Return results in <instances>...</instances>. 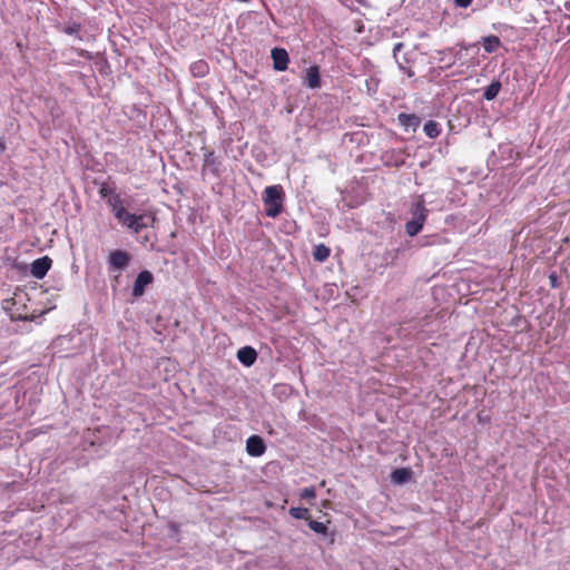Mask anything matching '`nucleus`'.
<instances>
[{"instance_id": "obj_3", "label": "nucleus", "mask_w": 570, "mask_h": 570, "mask_svg": "<svg viewBox=\"0 0 570 570\" xmlns=\"http://www.w3.org/2000/svg\"><path fill=\"white\" fill-rule=\"evenodd\" d=\"M155 222L156 217L151 213L135 215L128 212L119 223L137 234L144 228L153 227Z\"/></svg>"}, {"instance_id": "obj_5", "label": "nucleus", "mask_w": 570, "mask_h": 570, "mask_svg": "<svg viewBox=\"0 0 570 570\" xmlns=\"http://www.w3.org/2000/svg\"><path fill=\"white\" fill-rule=\"evenodd\" d=\"M154 281V276L149 271H142L136 277L132 287V295L135 297H140L145 293V288L150 285Z\"/></svg>"}, {"instance_id": "obj_20", "label": "nucleus", "mask_w": 570, "mask_h": 570, "mask_svg": "<svg viewBox=\"0 0 570 570\" xmlns=\"http://www.w3.org/2000/svg\"><path fill=\"white\" fill-rule=\"evenodd\" d=\"M308 527L316 533H320V534H326L327 532V527L325 523L323 522H318V521H314V520H309L308 521Z\"/></svg>"}, {"instance_id": "obj_11", "label": "nucleus", "mask_w": 570, "mask_h": 570, "mask_svg": "<svg viewBox=\"0 0 570 570\" xmlns=\"http://www.w3.org/2000/svg\"><path fill=\"white\" fill-rule=\"evenodd\" d=\"M237 358L242 364L245 366H250L255 363L257 358L256 351L250 346H244L238 350L237 352Z\"/></svg>"}, {"instance_id": "obj_15", "label": "nucleus", "mask_w": 570, "mask_h": 570, "mask_svg": "<svg viewBox=\"0 0 570 570\" xmlns=\"http://www.w3.org/2000/svg\"><path fill=\"white\" fill-rule=\"evenodd\" d=\"M500 89H501V82L500 81L495 80V81L491 82L484 89V94H483L484 99L493 100L498 96Z\"/></svg>"}, {"instance_id": "obj_9", "label": "nucleus", "mask_w": 570, "mask_h": 570, "mask_svg": "<svg viewBox=\"0 0 570 570\" xmlns=\"http://www.w3.org/2000/svg\"><path fill=\"white\" fill-rule=\"evenodd\" d=\"M107 204L118 222H120L124 218V216L128 213L125 208L124 200L118 193L111 196V198L108 199Z\"/></svg>"}, {"instance_id": "obj_16", "label": "nucleus", "mask_w": 570, "mask_h": 570, "mask_svg": "<svg viewBox=\"0 0 570 570\" xmlns=\"http://www.w3.org/2000/svg\"><path fill=\"white\" fill-rule=\"evenodd\" d=\"M399 121L403 126L413 127V128H415L420 124L419 117H416L415 115H411V114H400Z\"/></svg>"}, {"instance_id": "obj_22", "label": "nucleus", "mask_w": 570, "mask_h": 570, "mask_svg": "<svg viewBox=\"0 0 570 570\" xmlns=\"http://www.w3.org/2000/svg\"><path fill=\"white\" fill-rule=\"evenodd\" d=\"M315 497H316V492H315V489L312 487L305 488L301 492L302 499L312 500V499H315Z\"/></svg>"}, {"instance_id": "obj_24", "label": "nucleus", "mask_w": 570, "mask_h": 570, "mask_svg": "<svg viewBox=\"0 0 570 570\" xmlns=\"http://www.w3.org/2000/svg\"><path fill=\"white\" fill-rule=\"evenodd\" d=\"M472 0H454V3L459 8H468L471 4Z\"/></svg>"}, {"instance_id": "obj_19", "label": "nucleus", "mask_w": 570, "mask_h": 570, "mask_svg": "<svg viewBox=\"0 0 570 570\" xmlns=\"http://www.w3.org/2000/svg\"><path fill=\"white\" fill-rule=\"evenodd\" d=\"M116 193V189L108 184H102L99 188V194L102 198L106 199V202H108V199L111 198V196H114Z\"/></svg>"}, {"instance_id": "obj_2", "label": "nucleus", "mask_w": 570, "mask_h": 570, "mask_svg": "<svg viewBox=\"0 0 570 570\" xmlns=\"http://www.w3.org/2000/svg\"><path fill=\"white\" fill-rule=\"evenodd\" d=\"M428 213L429 210L422 199L413 204L411 209L412 218L405 225V232L409 236H415L422 230Z\"/></svg>"}, {"instance_id": "obj_6", "label": "nucleus", "mask_w": 570, "mask_h": 570, "mask_svg": "<svg viewBox=\"0 0 570 570\" xmlns=\"http://www.w3.org/2000/svg\"><path fill=\"white\" fill-rule=\"evenodd\" d=\"M52 264L51 258L43 256L33 261L30 267V273L33 277L41 279L46 276Z\"/></svg>"}, {"instance_id": "obj_17", "label": "nucleus", "mask_w": 570, "mask_h": 570, "mask_svg": "<svg viewBox=\"0 0 570 570\" xmlns=\"http://www.w3.org/2000/svg\"><path fill=\"white\" fill-rule=\"evenodd\" d=\"M423 130L428 137L435 138L440 135V125L434 120H429L424 125Z\"/></svg>"}, {"instance_id": "obj_26", "label": "nucleus", "mask_w": 570, "mask_h": 570, "mask_svg": "<svg viewBox=\"0 0 570 570\" xmlns=\"http://www.w3.org/2000/svg\"><path fill=\"white\" fill-rule=\"evenodd\" d=\"M403 48V43L402 42H397L394 45L393 47V57L396 59L397 57V52L401 51V49Z\"/></svg>"}, {"instance_id": "obj_13", "label": "nucleus", "mask_w": 570, "mask_h": 570, "mask_svg": "<svg viewBox=\"0 0 570 570\" xmlns=\"http://www.w3.org/2000/svg\"><path fill=\"white\" fill-rule=\"evenodd\" d=\"M391 479L394 483L402 484L411 479V471L405 468L396 469L392 472Z\"/></svg>"}, {"instance_id": "obj_12", "label": "nucleus", "mask_w": 570, "mask_h": 570, "mask_svg": "<svg viewBox=\"0 0 570 570\" xmlns=\"http://www.w3.org/2000/svg\"><path fill=\"white\" fill-rule=\"evenodd\" d=\"M482 45L488 53L495 52L501 46V40L497 36H488L482 38Z\"/></svg>"}, {"instance_id": "obj_1", "label": "nucleus", "mask_w": 570, "mask_h": 570, "mask_svg": "<svg viewBox=\"0 0 570 570\" xmlns=\"http://www.w3.org/2000/svg\"><path fill=\"white\" fill-rule=\"evenodd\" d=\"M283 200L284 193L281 185L267 186L263 194L266 215L272 218L277 217L283 210Z\"/></svg>"}, {"instance_id": "obj_21", "label": "nucleus", "mask_w": 570, "mask_h": 570, "mask_svg": "<svg viewBox=\"0 0 570 570\" xmlns=\"http://www.w3.org/2000/svg\"><path fill=\"white\" fill-rule=\"evenodd\" d=\"M207 65L204 61H197L191 66V71L195 76L202 77L207 72Z\"/></svg>"}, {"instance_id": "obj_4", "label": "nucleus", "mask_w": 570, "mask_h": 570, "mask_svg": "<svg viewBox=\"0 0 570 570\" xmlns=\"http://www.w3.org/2000/svg\"><path fill=\"white\" fill-rule=\"evenodd\" d=\"M129 262H130L129 253L121 250V249L114 250L109 255V259H108L109 267H110V269H114V271H121V269L126 268L128 266Z\"/></svg>"}, {"instance_id": "obj_7", "label": "nucleus", "mask_w": 570, "mask_h": 570, "mask_svg": "<svg viewBox=\"0 0 570 570\" xmlns=\"http://www.w3.org/2000/svg\"><path fill=\"white\" fill-rule=\"evenodd\" d=\"M271 57L273 59L274 69L277 71H285L288 67V53L283 48L272 49Z\"/></svg>"}, {"instance_id": "obj_10", "label": "nucleus", "mask_w": 570, "mask_h": 570, "mask_svg": "<svg viewBox=\"0 0 570 570\" xmlns=\"http://www.w3.org/2000/svg\"><path fill=\"white\" fill-rule=\"evenodd\" d=\"M304 83L311 88L316 89L321 87L320 67L311 66L306 69Z\"/></svg>"}, {"instance_id": "obj_23", "label": "nucleus", "mask_w": 570, "mask_h": 570, "mask_svg": "<svg viewBox=\"0 0 570 570\" xmlns=\"http://www.w3.org/2000/svg\"><path fill=\"white\" fill-rule=\"evenodd\" d=\"M215 164V157L213 151H207L204 154V166L210 167Z\"/></svg>"}, {"instance_id": "obj_18", "label": "nucleus", "mask_w": 570, "mask_h": 570, "mask_svg": "<svg viewBox=\"0 0 570 570\" xmlns=\"http://www.w3.org/2000/svg\"><path fill=\"white\" fill-rule=\"evenodd\" d=\"M289 514L294 518V519H298V520H309V511L308 509L306 508H291L289 509Z\"/></svg>"}, {"instance_id": "obj_14", "label": "nucleus", "mask_w": 570, "mask_h": 570, "mask_svg": "<svg viewBox=\"0 0 570 570\" xmlns=\"http://www.w3.org/2000/svg\"><path fill=\"white\" fill-rule=\"evenodd\" d=\"M331 249L324 244L316 245L313 250V258L316 262H324L328 258Z\"/></svg>"}, {"instance_id": "obj_25", "label": "nucleus", "mask_w": 570, "mask_h": 570, "mask_svg": "<svg viewBox=\"0 0 570 570\" xmlns=\"http://www.w3.org/2000/svg\"><path fill=\"white\" fill-rule=\"evenodd\" d=\"M397 65H399V68H400L401 70H403V71L407 75V77H413V76H414V71H413L412 69H407V68H405V67H404L401 62H399V61H397Z\"/></svg>"}, {"instance_id": "obj_8", "label": "nucleus", "mask_w": 570, "mask_h": 570, "mask_svg": "<svg viewBox=\"0 0 570 570\" xmlns=\"http://www.w3.org/2000/svg\"><path fill=\"white\" fill-rule=\"evenodd\" d=\"M246 451L252 456L263 455L266 451L263 439L258 435L249 436L246 441Z\"/></svg>"}]
</instances>
